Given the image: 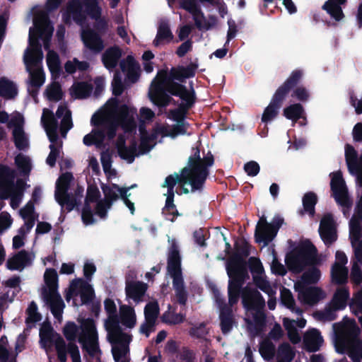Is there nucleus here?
Returning <instances> with one entry per match:
<instances>
[{"instance_id": "40", "label": "nucleus", "mask_w": 362, "mask_h": 362, "mask_svg": "<svg viewBox=\"0 0 362 362\" xmlns=\"http://www.w3.org/2000/svg\"><path fill=\"white\" fill-rule=\"evenodd\" d=\"M121 323L128 328H133L136 322V317L134 309L129 305L120 307Z\"/></svg>"}, {"instance_id": "38", "label": "nucleus", "mask_w": 362, "mask_h": 362, "mask_svg": "<svg viewBox=\"0 0 362 362\" xmlns=\"http://www.w3.org/2000/svg\"><path fill=\"white\" fill-rule=\"evenodd\" d=\"M73 179L74 176L71 173L66 172L62 173L56 182L54 196L67 194Z\"/></svg>"}, {"instance_id": "23", "label": "nucleus", "mask_w": 362, "mask_h": 362, "mask_svg": "<svg viewBox=\"0 0 362 362\" xmlns=\"http://www.w3.org/2000/svg\"><path fill=\"white\" fill-rule=\"evenodd\" d=\"M324 297V292L319 287H303L298 291V298L307 305H313Z\"/></svg>"}, {"instance_id": "61", "label": "nucleus", "mask_w": 362, "mask_h": 362, "mask_svg": "<svg viewBox=\"0 0 362 362\" xmlns=\"http://www.w3.org/2000/svg\"><path fill=\"white\" fill-rule=\"evenodd\" d=\"M163 214L165 218L171 222H174L175 218L180 216L174 201H165V206L163 209Z\"/></svg>"}, {"instance_id": "49", "label": "nucleus", "mask_w": 362, "mask_h": 362, "mask_svg": "<svg viewBox=\"0 0 362 362\" xmlns=\"http://www.w3.org/2000/svg\"><path fill=\"white\" fill-rule=\"evenodd\" d=\"M278 355L281 358L279 362H291L296 354L288 342H283L279 346Z\"/></svg>"}, {"instance_id": "12", "label": "nucleus", "mask_w": 362, "mask_h": 362, "mask_svg": "<svg viewBox=\"0 0 362 362\" xmlns=\"http://www.w3.org/2000/svg\"><path fill=\"white\" fill-rule=\"evenodd\" d=\"M197 68V64L190 63L187 66H178L177 67H172L169 73L166 71H160L158 73V76H164L165 79L168 81L177 80L182 83L186 78L194 77Z\"/></svg>"}, {"instance_id": "56", "label": "nucleus", "mask_w": 362, "mask_h": 362, "mask_svg": "<svg viewBox=\"0 0 362 362\" xmlns=\"http://www.w3.org/2000/svg\"><path fill=\"white\" fill-rule=\"evenodd\" d=\"M26 183L21 178L17 179L16 184L13 182V186H8V197L12 194L11 206L13 207L14 198L16 197H21L25 190Z\"/></svg>"}, {"instance_id": "63", "label": "nucleus", "mask_w": 362, "mask_h": 362, "mask_svg": "<svg viewBox=\"0 0 362 362\" xmlns=\"http://www.w3.org/2000/svg\"><path fill=\"white\" fill-rule=\"evenodd\" d=\"M105 139V131L104 130H95L93 131V134H88L83 139V142L86 146H90L93 144H96L98 142L103 141Z\"/></svg>"}, {"instance_id": "55", "label": "nucleus", "mask_w": 362, "mask_h": 362, "mask_svg": "<svg viewBox=\"0 0 362 362\" xmlns=\"http://www.w3.org/2000/svg\"><path fill=\"white\" fill-rule=\"evenodd\" d=\"M320 275V270L313 265L303 274L301 280L305 284H316L319 281Z\"/></svg>"}, {"instance_id": "19", "label": "nucleus", "mask_w": 362, "mask_h": 362, "mask_svg": "<svg viewBox=\"0 0 362 362\" xmlns=\"http://www.w3.org/2000/svg\"><path fill=\"white\" fill-rule=\"evenodd\" d=\"M16 172L6 165L0 164V199L8 198V186L13 185Z\"/></svg>"}, {"instance_id": "44", "label": "nucleus", "mask_w": 362, "mask_h": 362, "mask_svg": "<svg viewBox=\"0 0 362 362\" xmlns=\"http://www.w3.org/2000/svg\"><path fill=\"white\" fill-rule=\"evenodd\" d=\"M304 109L300 103H294L286 107L283 110V115L288 119L297 122L302 117Z\"/></svg>"}, {"instance_id": "8", "label": "nucleus", "mask_w": 362, "mask_h": 362, "mask_svg": "<svg viewBox=\"0 0 362 362\" xmlns=\"http://www.w3.org/2000/svg\"><path fill=\"white\" fill-rule=\"evenodd\" d=\"M229 277L228 285V296L231 308L236 305L240 297L242 298L243 288L246 281L250 279L248 273L238 272L226 270Z\"/></svg>"}, {"instance_id": "7", "label": "nucleus", "mask_w": 362, "mask_h": 362, "mask_svg": "<svg viewBox=\"0 0 362 362\" xmlns=\"http://www.w3.org/2000/svg\"><path fill=\"white\" fill-rule=\"evenodd\" d=\"M234 249L235 252L226 262V270L248 273L247 262L245 259L250 254V244L245 238H242L235 243Z\"/></svg>"}, {"instance_id": "22", "label": "nucleus", "mask_w": 362, "mask_h": 362, "mask_svg": "<svg viewBox=\"0 0 362 362\" xmlns=\"http://www.w3.org/2000/svg\"><path fill=\"white\" fill-rule=\"evenodd\" d=\"M349 236L355 259L357 262L362 264V226H358L357 223H352L351 227H349Z\"/></svg>"}, {"instance_id": "4", "label": "nucleus", "mask_w": 362, "mask_h": 362, "mask_svg": "<svg viewBox=\"0 0 362 362\" xmlns=\"http://www.w3.org/2000/svg\"><path fill=\"white\" fill-rule=\"evenodd\" d=\"M317 250L310 240L300 242L286 254L285 263L288 269L295 274L301 273L306 267L317 263Z\"/></svg>"}, {"instance_id": "36", "label": "nucleus", "mask_w": 362, "mask_h": 362, "mask_svg": "<svg viewBox=\"0 0 362 362\" xmlns=\"http://www.w3.org/2000/svg\"><path fill=\"white\" fill-rule=\"evenodd\" d=\"M350 293L347 288H337L329 303L335 309L342 310L346 308Z\"/></svg>"}, {"instance_id": "48", "label": "nucleus", "mask_w": 362, "mask_h": 362, "mask_svg": "<svg viewBox=\"0 0 362 362\" xmlns=\"http://www.w3.org/2000/svg\"><path fill=\"white\" fill-rule=\"evenodd\" d=\"M80 322L86 339L89 338L98 339L96 326L93 319L90 317L83 319Z\"/></svg>"}, {"instance_id": "10", "label": "nucleus", "mask_w": 362, "mask_h": 362, "mask_svg": "<svg viewBox=\"0 0 362 362\" xmlns=\"http://www.w3.org/2000/svg\"><path fill=\"white\" fill-rule=\"evenodd\" d=\"M80 296L81 305H89L93 301L95 298V291L90 284L83 279H75L72 280L69 287V293L66 298L69 300V296Z\"/></svg>"}, {"instance_id": "28", "label": "nucleus", "mask_w": 362, "mask_h": 362, "mask_svg": "<svg viewBox=\"0 0 362 362\" xmlns=\"http://www.w3.org/2000/svg\"><path fill=\"white\" fill-rule=\"evenodd\" d=\"M174 38V35L170 30L168 22L163 21L158 26L157 34L153 41V45L156 47L160 45L170 43Z\"/></svg>"}, {"instance_id": "13", "label": "nucleus", "mask_w": 362, "mask_h": 362, "mask_svg": "<svg viewBox=\"0 0 362 362\" xmlns=\"http://www.w3.org/2000/svg\"><path fill=\"white\" fill-rule=\"evenodd\" d=\"M242 303L247 310H257L264 306L265 300L257 289L246 286L243 288Z\"/></svg>"}, {"instance_id": "9", "label": "nucleus", "mask_w": 362, "mask_h": 362, "mask_svg": "<svg viewBox=\"0 0 362 362\" xmlns=\"http://www.w3.org/2000/svg\"><path fill=\"white\" fill-rule=\"evenodd\" d=\"M329 175L331 177L330 187L336 202L343 207L350 208L352 202L349 197L341 172L340 170L333 172Z\"/></svg>"}, {"instance_id": "11", "label": "nucleus", "mask_w": 362, "mask_h": 362, "mask_svg": "<svg viewBox=\"0 0 362 362\" xmlns=\"http://www.w3.org/2000/svg\"><path fill=\"white\" fill-rule=\"evenodd\" d=\"M319 234L325 245L329 246L337 240V231L331 214H325L320 221Z\"/></svg>"}, {"instance_id": "26", "label": "nucleus", "mask_w": 362, "mask_h": 362, "mask_svg": "<svg viewBox=\"0 0 362 362\" xmlns=\"http://www.w3.org/2000/svg\"><path fill=\"white\" fill-rule=\"evenodd\" d=\"M46 112L48 113V116L47 118L42 116V122L47 132L49 141L51 144H55L58 139V134L57 131L58 123L54 116L53 112L51 110L44 109L43 114H45Z\"/></svg>"}, {"instance_id": "24", "label": "nucleus", "mask_w": 362, "mask_h": 362, "mask_svg": "<svg viewBox=\"0 0 362 362\" xmlns=\"http://www.w3.org/2000/svg\"><path fill=\"white\" fill-rule=\"evenodd\" d=\"M112 120L118 122L126 132H130L136 127L134 118L129 115V108L125 104L118 107L116 116Z\"/></svg>"}, {"instance_id": "29", "label": "nucleus", "mask_w": 362, "mask_h": 362, "mask_svg": "<svg viewBox=\"0 0 362 362\" xmlns=\"http://www.w3.org/2000/svg\"><path fill=\"white\" fill-rule=\"evenodd\" d=\"M347 0H327L325 2L322 8L325 11L331 18L337 21H340L344 18L341 6L346 4Z\"/></svg>"}, {"instance_id": "60", "label": "nucleus", "mask_w": 362, "mask_h": 362, "mask_svg": "<svg viewBox=\"0 0 362 362\" xmlns=\"http://www.w3.org/2000/svg\"><path fill=\"white\" fill-rule=\"evenodd\" d=\"M45 95L50 101L58 102L61 100L63 98L61 86L58 83H54L52 86L46 89Z\"/></svg>"}, {"instance_id": "18", "label": "nucleus", "mask_w": 362, "mask_h": 362, "mask_svg": "<svg viewBox=\"0 0 362 362\" xmlns=\"http://www.w3.org/2000/svg\"><path fill=\"white\" fill-rule=\"evenodd\" d=\"M194 180H195L191 175L189 169L187 167H185L181 170L180 174L175 173L174 174L167 176L164 182L161 185V187L163 188H175L177 183L181 186L188 183L191 185V187H192V183ZM191 191L192 192V188H191Z\"/></svg>"}, {"instance_id": "30", "label": "nucleus", "mask_w": 362, "mask_h": 362, "mask_svg": "<svg viewBox=\"0 0 362 362\" xmlns=\"http://www.w3.org/2000/svg\"><path fill=\"white\" fill-rule=\"evenodd\" d=\"M28 252L25 250L19 251L13 257L8 259L6 267L9 270H21L30 263Z\"/></svg>"}, {"instance_id": "35", "label": "nucleus", "mask_w": 362, "mask_h": 362, "mask_svg": "<svg viewBox=\"0 0 362 362\" xmlns=\"http://www.w3.org/2000/svg\"><path fill=\"white\" fill-rule=\"evenodd\" d=\"M345 160L349 173L356 171L361 165V156L358 158L356 150L349 144L345 145Z\"/></svg>"}, {"instance_id": "6", "label": "nucleus", "mask_w": 362, "mask_h": 362, "mask_svg": "<svg viewBox=\"0 0 362 362\" xmlns=\"http://www.w3.org/2000/svg\"><path fill=\"white\" fill-rule=\"evenodd\" d=\"M284 223V219L279 214H276L270 223L264 216L260 217L255 231V242L267 246L275 238Z\"/></svg>"}, {"instance_id": "45", "label": "nucleus", "mask_w": 362, "mask_h": 362, "mask_svg": "<svg viewBox=\"0 0 362 362\" xmlns=\"http://www.w3.org/2000/svg\"><path fill=\"white\" fill-rule=\"evenodd\" d=\"M54 197L57 202L62 206V209L65 206L67 212L71 211L80 204L76 197L69 192L67 194L57 195Z\"/></svg>"}, {"instance_id": "31", "label": "nucleus", "mask_w": 362, "mask_h": 362, "mask_svg": "<svg viewBox=\"0 0 362 362\" xmlns=\"http://www.w3.org/2000/svg\"><path fill=\"white\" fill-rule=\"evenodd\" d=\"M220 328L223 334L230 333L233 326L236 324L235 317L233 308H225L223 311L219 312Z\"/></svg>"}, {"instance_id": "41", "label": "nucleus", "mask_w": 362, "mask_h": 362, "mask_svg": "<svg viewBox=\"0 0 362 362\" xmlns=\"http://www.w3.org/2000/svg\"><path fill=\"white\" fill-rule=\"evenodd\" d=\"M12 134L13 142L17 149L19 151H25L28 148V139L27 138L22 126H16L13 129Z\"/></svg>"}, {"instance_id": "46", "label": "nucleus", "mask_w": 362, "mask_h": 362, "mask_svg": "<svg viewBox=\"0 0 362 362\" xmlns=\"http://www.w3.org/2000/svg\"><path fill=\"white\" fill-rule=\"evenodd\" d=\"M180 7L188 11L193 16V19L201 17L204 19V15L196 0H180Z\"/></svg>"}, {"instance_id": "50", "label": "nucleus", "mask_w": 362, "mask_h": 362, "mask_svg": "<svg viewBox=\"0 0 362 362\" xmlns=\"http://www.w3.org/2000/svg\"><path fill=\"white\" fill-rule=\"evenodd\" d=\"M85 10L83 12L86 16L88 15L92 19H97L101 17L102 9L98 4V0H86Z\"/></svg>"}, {"instance_id": "5", "label": "nucleus", "mask_w": 362, "mask_h": 362, "mask_svg": "<svg viewBox=\"0 0 362 362\" xmlns=\"http://www.w3.org/2000/svg\"><path fill=\"white\" fill-rule=\"evenodd\" d=\"M194 153L188 159V166L191 175L195 180L192 182V192L202 190L206 180L209 174L208 168L212 166L214 163V157L210 151L204 154V157H200V149L198 147L192 148Z\"/></svg>"}, {"instance_id": "39", "label": "nucleus", "mask_w": 362, "mask_h": 362, "mask_svg": "<svg viewBox=\"0 0 362 362\" xmlns=\"http://www.w3.org/2000/svg\"><path fill=\"white\" fill-rule=\"evenodd\" d=\"M348 269L338 263H334L331 269V277L332 281L338 285H342L347 283Z\"/></svg>"}, {"instance_id": "53", "label": "nucleus", "mask_w": 362, "mask_h": 362, "mask_svg": "<svg viewBox=\"0 0 362 362\" xmlns=\"http://www.w3.org/2000/svg\"><path fill=\"white\" fill-rule=\"evenodd\" d=\"M179 98L183 101L180 105H182L185 109L188 110L193 107L197 100L196 93L192 86L189 90L185 88V91H182Z\"/></svg>"}, {"instance_id": "57", "label": "nucleus", "mask_w": 362, "mask_h": 362, "mask_svg": "<svg viewBox=\"0 0 362 362\" xmlns=\"http://www.w3.org/2000/svg\"><path fill=\"white\" fill-rule=\"evenodd\" d=\"M47 64L50 72L53 74L60 71V60L57 52L49 50L47 55Z\"/></svg>"}, {"instance_id": "16", "label": "nucleus", "mask_w": 362, "mask_h": 362, "mask_svg": "<svg viewBox=\"0 0 362 362\" xmlns=\"http://www.w3.org/2000/svg\"><path fill=\"white\" fill-rule=\"evenodd\" d=\"M147 289V284L140 281L129 280V278H127L125 281L126 296L127 298L132 299L136 304L144 300Z\"/></svg>"}, {"instance_id": "34", "label": "nucleus", "mask_w": 362, "mask_h": 362, "mask_svg": "<svg viewBox=\"0 0 362 362\" xmlns=\"http://www.w3.org/2000/svg\"><path fill=\"white\" fill-rule=\"evenodd\" d=\"M99 122H95L94 117L91 118V124L93 126L103 125L105 130V134H106L108 139H113L117 134V129L119 122L116 120L104 118L103 117H98Z\"/></svg>"}, {"instance_id": "25", "label": "nucleus", "mask_w": 362, "mask_h": 362, "mask_svg": "<svg viewBox=\"0 0 362 362\" xmlns=\"http://www.w3.org/2000/svg\"><path fill=\"white\" fill-rule=\"evenodd\" d=\"M322 343L323 338L320 331L317 329H312L304 335L303 344L305 350L308 352L317 351Z\"/></svg>"}, {"instance_id": "37", "label": "nucleus", "mask_w": 362, "mask_h": 362, "mask_svg": "<svg viewBox=\"0 0 362 362\" xmlns=\"http://www.w3.org/2000/svg\"><path fill=\"white\" fill-rule=\"evenodd\" d=\"M18 94L16 85L6 77L0 78V96L6 99H13Z\"/></svg>"}, {"instance_id": "20", "label": "nucleus", "mask_w": 362, "mask_h": 362, "mask_svg": "<svg viewBox=\"0 0 362 362\" xmlns=\"http://www.w3.org/2000/svg\"><path fill=\"white\" fill-rule=\"evenodd\" d=\"M42 294L44 300L49 306L50 311L54 317L57 319L62 317L65 305L60 294L58 292L47 293V288L42 290Z\"/></svg>"}, {"instance_id": "32", "label": "nucleus", "mask_w": 362, "mask_h": 362, "mask_svg": "<svg viewBox=\"0 0 362 362\" xmlns=\"http://www.w3.org/2000/svg\"><path fill=\"white\" fill-rule=\"evenodd\" d=\"M93 85L86 81L74 82L70 88V94L75 99H86L93 91Z\"/></svg>"}, {"instance_id": "15", "label": "nucleus", "mask_w": 362, "mask_h": 362, "mask_svg": "<svg viewBox=\"0 0 362 362\" xmlns=\"http://www.w3.org/2000/svg\"><path fill=\"white\" fill-rule=\"evenodd\" d=\"M81 37L84 47L93 54H98L105 48L102 36L91 28L83 30L81 33Z\"/></svg>"}, {"instance_id": "17", "label": "nucleus", "mask_w": 362, "mask_h": 362, "mask_svg": "<svg viewBox=\"0 0 362 362\" xmlns=\"http://www.w3.org/2000/svg\"><path fill=\"white\" fill-rule=\"evenodd\" d=\"M71 18L77 24H82L86 20V14L83 12V4L80 0H69L66 12L63 14V21L65 23H69Z\"/></svg>"}, {"instance_id": "62", "label": "nucleus", "mask_w": 362, "mask_h": 362, "mask_svg": "<svg viewBox=\"0 0 362 362\" xmlns=\"http://www.w3.org/2000/svg\"><path fill=\"white\" fill-rule=\"evenodd\" d=\"M54 340L55 349L57 354L58 360L60 362H66L67 359L66 346L64 339L59 334Z\"/></svg>"}, {"instance_id": "51", "label": "nucleus", "mask_w": 362, "mask_h": 362, "mask_svg": "<svg viewBox=\"0 0 362 362\" xmlns=\"http://www.w3.org/2000/svg\"><path fill=\"white\" fill-rule=\"evenodd\" d=\"M15 163L23 175L28 176L30 175L32 165L29 157L19 153L15 158Z\"/></svg>"}, {"instance_id": "1", "label": "nucleus", "mask_w": 362, "mask_h": 362, "mask_svg": "<svg viewBox=\"0 0 362 362\" xmlns=\"http://www.w3.org/2000/svg\"><path fill=\"white\" fill-rule=\"evenodd\" d=\"M333 329L336 351L341 354H347L353 362H361L362 360V339L359 337L361 330L355 320H351L349 325L334 323Z\"/></svg>"}, {"instance_id": "59", "label": "nucleus", "mask_w": 362, "mask_h": 362, "mask_svg": "<svg viewBox=\"0 0 362 362\" xmlns=\"http://www.w3.org/2000/svg\"><path fill=\"white\" fill-rule=\"evenodd\" d=\"M28 317L25 319L26 324L36 323L41 320L42 315L37 312V305L35 302L32 301L26 310Z\"/></svg>"}, {"instance_id": "14", "label": "nucleus", "mask_w": 362, "mask_h": 362, "mask_svg": "<svg viewBox=\"0 0 362 362\" xmlns=\"http://www.w3.org/2000/svg\"><path fill=\"white\" fill-rule=\"evenodd\" d=\"M42 37L37 32V35H34L31 29L29 33V45L31 48L28 54L24 57V62L27 66H37L43 58V52L42 50V45L39 41V38Z\"/></svg>"}, {"instance_id": "54", "label": "nucleus", "mask_w": 362, "mask_h": 362, "mask_svg": "<svg viewBox=\"0 0 362 362\" xmlns=\"http://www.w3.org/2000/svg\"><path fill=\"white\" fill-rule=\"evenodd\" d=\"M160 313L159 305L157 301L148 303L144 308L145 320L149 322H156Z\"/></svg>"}, {"instance_id": "2", "label": "nucleus", "mask_w": 362, "mask_h": 362, "mask_svg": "<svg viewBox=\"0 0 362 362\" xmlns=\"http://www.w3.org/2000/svg\"><path fill=\"white\" fill-rule=\"evenodd\" d=\"M168 241L169 246L167 254V270L173 279V287L177 303L181 305H185L187 302L188 293L185 287L182 274L180 245L175 238L168 237Z\"/></svg>"}, {"instance_id": "64", "label": "nucleus", "mask_w": 362, "mask_h": 362, "mask_svg": "<svg viewBox=\"0 0 362 362\" xmlns=\"http://www.w3.org/2000/svg\"><path fill=\"white\" fill-rule=\"evenodd\" d=\"M112 94L116 96H120L124 90V86L122 83V75L119 71L116 70L112 81Z\"/></svg>"}, {"instance_id": "27", "label": "nucleus", "mask_w": 362, "mask_h": 362, "mask_svg": "<svg viewBox=\"0 0 362 362\" xmlns=\"http://www.w3.org/2000/svg\"><path fill=\"white\" fill-rule=\"evenodd\" d=\"M122 57V49L118 46L107 48L102 55V62L104 66L112 71L118 64Z\"/></svg>"}, {"instance_id": "33", "label": "nucleus", "mask_w": 362, "mask_h": 362, "mask_svg": "<svg viewBox=\"0 0 362 362\" xmlns=\"http://www.w3.org/2000/svg\"><path fill=\"white\" fill-rule=\"evenodd\" d=\"M318 202L317 194L313 192H306L302 198V204L303 209L299 211L300 215L305 213L309 216L313 217L315 214V206Z\"/></svg>"}, {"instance_id": "58", "label": "nucleus", "mask_w": 362, "mask_h": 362, "mask_svg": "<svg viewBox=\"0 0 362 362\" xmlns=\"http://www.w3.org/2000/svg\"><path fill=\"white\" fill-rule=\"evenodd\" d=\"M139 132L141 134L140 145L139 147V154H145L149 152L153 146L150 144L151 140L148 139V133L145 127H140Z\"/></svg>"}, {"instance_id": "21", "label": "nucleus", "mask_w": 362, "mask_h": 362, "mask_svg": "<svg viewBox=\"0 0 362 362\" xmlns=\"http://www.w3.org/2000/svg\"><path fill=\"white\" fill-rule=\"evenodd\" d=\"M149 97L151 100L159 107H165L170 103L176 104V101L166 93L165 89H163L160 81L154 85L149 93Z\"/></svg>"}, {"instance_id": "3", "label": "nucleus", "mask_w": 362, "mask_h": 362, "mask_svg": "<svg viewBox=\"0 0 362 362\" xmlns=\"http://www.w3.org/2000/svg\"><path fill=\"white\" fill-rule=\"evenodd\" d=\"M303 77L301 69L293 70L286 81L276 90L269 104L264 108L262 115V122L268 124L279 115L284 102L291 90L300 83Z\"/></svg>"}, {"instance_id": "42", "label": "nucleus", "mask_w": 362, "mask_h": 362, "mask_svg": "<svg viewBox=\"0 0 362 362\" xmlns=\"http://www.w3.org/2000/svg\"><path fill=\"white\" fill-rule=\"evenodd\" d=\"M44 280L48 288L47 293L58 292V274L54 269L49 268L45 270Z\"/></svg>"}, {"instance_id": "43", "label": "nucleus", "mask_w": 362, "mask_h": 362, "mask_svg": "<svg viewBox=\"0 0 362 362\" xmlns=\"http://www.w3.org/2000/svg\"><path fill=\"white\" fill-rule=\"evenodd\" d=\"M159 77L160 78V83L165 87L166 92L170 95L179 97L182 91H185V86L175 82L174 80H166L164 76H159Z\"/></svg>"}, {"instance_id": "47", "label": "nucleus", "mask_w": 362, "mask_h": 362, "mask_svg": "<svg viewBox=\"0 0 362 362\" xmlns=\"http://www.w3.org/2000/svg\"><path fill=\"white\" fill-rule=\"evenodd\" d=\"M171 305H168V310L161 316V321L170 325H175L182 323L185 320V315L182 313L170 312Z\"/></svg>"}, {"instance_id": "52", "label": "nucleus", "mask_w": 362, "mask_h": 362, "mask_svg": "<svg viewBox=\"0 0 362 362\" xmlns=\"http://www.w3.org/2000/svg\"><path fill=\"white\" fill-rule=\"evenodd\" d=\"M86 340L87 341H85L82 337L78 339L79 343L83 345V349H84L90 356L93 357L98 352L100 351L98 339L89 338L86 339Z\"/></svg>"}]
</instances>
